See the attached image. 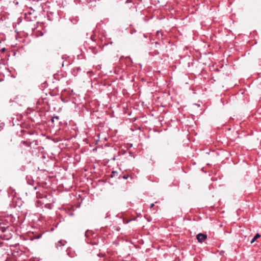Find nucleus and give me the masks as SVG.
<instances>
[{"instance_id":"nucleus-1","label":"nucleus","mask_w":261,"mask_h":261,"mask_svg":"<svg viewBox=\"0 0 261 261\" xmlns=\"http://www.w3.org/2000/svg\"><path fill=\"white\" fill-rule=\"evenodd\" d=\"M0 231L3 233L0 236L2 239L9 240L12 237L11 228L9 226L0 227Z\"/></svg>"},{"instance_id":"nucleus-2","label":"nucleus","mask_w":261,"mask_h":261,"mask_svg":"<svg viewBox=\"0 0 261 261\" xmlns=\"http://www.w3.org/2000/svg\"><path fill=\"white\" fill-rule=\"evenodd\" d=\"M198 242L202 243L207 239V235L204 233H199L196 236Z\"/></svg>"},{"instance_id":"nucleus-3","label":"nucleus","mask_w":261,"mask_h":261,"mask_svg":"<svg viewBox=\"0 0 261 261\" xmlns=\"http://www.w3.org/2000/svg\"><path fill=\"white\" fill-rule=\"evenodd\" d=\"M66 243V241L63 240H61L59 241L56 244V248L59 249H61L62 246H64Z\"/></svg>"},{"instance_id":"nucleus-4","label":"nucleus","mask_w":261,"mask_h":261,"mask_svg":"<svg viewBox=\"0 0 261 261\" xmlns=\"http://www.w3.org/2000/svg\"><path fill=\"white\" fill-rule=\"evenodd\" d=\"M260 237V235L259 233H256L253 238L251 240V244H253L257 239Z\"/></svg>"},{"instance_id":"nucleus-5","label":"nucleus","mask_w":261,"mask_h":261,"mask_svg":"<svg viewBox=\"0 0 261 261\" xmlns=\"http://www.w3.org/2000/svg\"><path fill=\"white\" fill-rule=\"evenodd\" d=\"M22 144H23L25 146L30 147L32 144V142H28V141H22L21 142Z\"/></svg>"},{"instance_id":"nucleus-6","label":"nucleus","mask_w":261,"mask_h":261,"mask_svg":"<svg viewBox=\"0 0 261 261\" xmlns=\"http://www.w3.org/2000/svg\"><path fill=\"white\" fill-rule=\"evenodd\" d=\"M36 197L37 198H42L44 197L46 198L47 197V195H45L44 196H41V194L39 192H37Z\"/></svg>"},{"instance_id":"nucleus-7","label":"nucleus","mask_w":261,"mask_h":261,"mask_svg":"<svg viewBox=\"0 0 261 261\" xmlns=\"http://www.w3.org/2000/svg\"><path fill=\"white\" fill-rule=\"evenodd\" d=\"M59 117L58 116H54V117H53L52 118V119H51V121H52V122H54V121H55V120H59Z\"/></svg>"},{"instance_id":"nucleus-8","label":"nucleus","mask_w":261,"mask_h":261,"mask_svg":"<svg viewBox=\"0 0 261 261\" xmlns=\"http://www.w3.org/2000/svg\"><path fill=\"white\" fill-rule=\"evenodd\" d=\"M36 204L37 206H39L40 205H42V203L40 200H38L37 201Z\"/></svg>"},{"instance_id":"nucleus-9","label":"nucleus","mask_w":261,"mask_h":261,"mask_svg":"<svg viewBox=\"0 0 261 261\" xmlns=\"http://www.w3.org/2000/svg\"><path fill=\"white\" fill-rule=\"evenodd\" d=\"M128 177V175H124L123 176V178L124 179H127Z\"/></svg>"},{"instance_id":"nucleus-10","label":"nucleus","mask_w":261,"mask_h":261,"mask_svg":"<svg viewBox=\"0 0 261 261\" xmlns=\"http://www.w3.org/2000/svg\"><path fill=\"white\" fill-rule=\"evenodd\" d=\"M154 205V203H151L150 205V208H152Z\"/></svg>"},{"instance_id":"nucleus-11","label":"nucleus","mask_w":261,"mask_h":261,"mask_svg":"<svg viewBox=\"0 0 261 261\" xmlns=\"http://www.w3.org/2000/svg\"><path fill=\"white\" fill-rule=\"evenodd\" d=\"M41 234H39L37 237H35V239H39V238H40L41 237Z\"/></svg>"},{"instance_id":"nucleus-12","label":"nucleus","mask_w":261,"mask_h":261,"mask_svg":"<svg viewBox=\"0 0 261 261\" xmlns=\"http://www.w3.org/2000/svg\"><path fill=\"white\" fill-rule=\"evenodd\" d=\"M116 173H117V172H116V171H113L112 172V174H114V175H115V174H116Z\"/></svg>"},{"instance_id":"nucleus-13","label":"nucleus","mask_w":261,"mask_h":261,"mask_svg":"<svg viewBox=\"0 0 261 261\" xmlns=\"http://www.w3.org/2000/svg\"><path fill=\"white\" fill-rule=\"evenodd\" d=\"M76 69V70H77V71H79V70H81V68H80V67H77Z\"/></svg>"},{"instance_id":"nucleus-14","label":"nucleus","mask_w":261,"mask_h":261,"mask_svg":"<svg viewBox=\"0 0 261 261\" xmlns=\"http://www.w3.org/2000/svg\"><path fill=\"white\" fill-rule=\"evenodd\" d=\"M130 0H126V3H130Z\"/></svg>"},{"instance_id":"nucleus-15","label":"nucleus","mask_w":261,"mask_h":261,"mask_svg":"<svg viewBox=\"0 0 261 261\" xmlns=\"http://www.w3.org/2000/svg\"><path fill=\"white\" fill-rule=\"evenodd\" d=\"M87 233H88V231H87L85 233V236L86 237H87Z\"/></svg>"},{"instance_id":"nucleus-16","label":"nucleus","mask_w":261,"mask_h":261,"mask_svg":"<svg viewBox=\"0 0 261 261\" xmlns=\"http://www.w3.org/2000/svg\"><path fill=\"white\" fill-rule=\"evenodd\" d=\"M143 36H144V37H145V38H146V37H146V36L145 34H143Z\"/></svg>"},{"instance_id":"nucleus-17","label":"nucleus","mask_w":261,"mask_h":261,"mask_svg":"<svg viewBox=\"0 0 261 261\" xmlns=\"http://www.w3.org/2000/svg\"><path fill=\"white\" fill-rule=\"evenodd\" d=\"M34 189L36 190L37 189V187H34Z\"/></svg>"}]
</instances>
